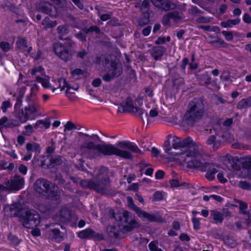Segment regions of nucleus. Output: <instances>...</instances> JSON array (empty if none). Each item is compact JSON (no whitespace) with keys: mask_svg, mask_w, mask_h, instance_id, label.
Listing matches in <instances>:
<instances>
[{"mask_svg":"<svg viewBox=\"0 0 251 251\" xmlns=\"http://www.w3.org/2000/svg\"><path fill=\"white\" fill-rule=\"evenodd\" d=\"M82 143L79 147L81 156L89 159H97L101 156L115 155L126 159H132V153L142 154V151L133 143L124 140L117 143L116 146L111 144H98L101 141L97 134L91 135L80 132Z\"/></svg>","mask_w":251,"mask_h":251,"instance_id":"f257e3e1","label":"nucleus"},{"mask_svg":"<svg viewBox=\"0 0 251 251\" xmlns=\"http://www.w3.org/2000/svg\"><path fill=\"white\" fill-rule=\"evenodd\" d=\"M170 143L166 141L164 145V150L166 153L173 156H180L186 158H192L201 156L203 151L201 145L194 141L191 137L182 139L176 136L171 137Z\"/></svg>","mask_w":251,"mask_h":251,"instance_id":"f03ea898","label":"nucleus"},{"mask_svg":"<svg viewBox=\"0 0 251 251\" xmlns=\"http://www.w3.org/2000/svg\"><path fill=\"white\" fill-rule=\"evenodd\" d=\"M10 209L11 211H15L14 216H19V221L25 227L31 228L39 225L40 216L35 210L24 208L19 212V204L17 203L12 204Z\"/></svg>","mask_w":251,"mask_h":251,"instance_id":"7ed1b4c3","label":"nucleus"},{"mask_svg":"<svg viewBox=\"0 0 251 251\" xmlns=\"http://www.w3.org/2000/svg\"><path fill=\"white\" fill-rule=\"evenodd\" d=\"M205 111L204 105L201 100H194L190 102L184 118V122L187 126H192L200 119Z\"/></svg>","mask_w":251,"mask_h":251,"instance_id":"20e7f679","label":"nucleus"},{"mask_svg":"<svg viewBox=\"0 0 251 251\" xmlns=\"http://www.w3.org/2000/svg\"><path fill=\"white\" fill-rule=\"evenodd\" d=\"M109 214L111 218H114L116 220L119 219L121 225H123L127 230H131L132 228L136 227L138 225L133 215L127 211H125L122 213L117 214L115 215L114 211L111 210Z\"/></svg>","mask_w":251,"mask_h":251,"instance_id":"39448f33","label":"nucleus"},{"mask_svg":"<svg viewBox=\"0 0 251 251\" xmlns=\"http://www.w3.org/2000/svg\"><path fill=\"white\" fill-rule=\"evenodd\" d=\"M94 180L93 190L101 194L113 195L115 194L111 189V182L108 176L97 178Z\"/></svg>","mask_w":251,"mask_h":251,"instance_id":"423d86ee","label":"nucleus"},{"mask_svg":"<svg viewBox=\"0 0 251 251\" xmlns=\"http://www.w3.org/2000/svg\"><path fill=\"white\" fill-rule=\"evenodd\" d=\"M107 69V73L102 76L103 80L107 82L119 76L123 73L122 64L116 61H112Z\"/></svg>","mask_w":251,"mask_h":251,"instance_id":"0eeeda50","label":"nucleus"},{"mask_svg":"<svg viewBox=\"0 0 251 251\" xmlns=\"http://www.w3.org/2000/svg\"><path fill=\"white\" fill-rule=\"evenodd\" d=\"M53 50L56 55L65 62L70 60L72 58L73 50L61 43H54Z\"/></svg>","mask_w":251,"mask_h":251,"instance_id":"6e6552de","label":"nucleus"},{"mask_svg":"<svg viewBox=\"0 0 251 251\" xmlns=\"http://www.w3.org/2000/svg\"><path fill=\"white\" fill-rule=\"evenodd\" d=\"M52 186V183L48 180L40 178L37 179L34 184V190L39 194L47 196Z\"/></svg>","mask_w":251,"mask_h":251,"instance_id":"1a4fd4ad","label":"nucleus"},{"mask_svg":"<svg viewBox=\"0 0 251 251\" xmlns=\"http://www.w3.org/2000/svg\"><path fill=\"white\" fill-rule=\"evenodd\" d=\"M4 184L7 186V191H18L21 189L24 185L23 177L16 175L11 179L5 178Z\"/></svg>","mask_w":251,"mask_h":251,"instance_id":"9d476101","label":"nucleus"},{"mask_svg":"<svg viewBox=\"0 0 251 251\" xmlns=\"http://www.w3.org/2000/svg\"><path fill=\"white\" fill-rule=\"evenodd\" d=\"M181 161H184L187 164V167L189 168H196L202 172L206 171L209 164V163L205 161H201L198 160L196 157L190 158V157H182Z\"/></svg>","mask_w":251,"mask_h":251,"instance_id":"9b49d317","label":"nucleus"},{"mask_svg":"<svg viewBox=\"0 0 251 251\" xmlns=\"http://www.w3.org/2000/svg\"><path fill=\"white\" fill-rule=\"evenodd\" d=\"M152 4L158 9L165 12L176 8V5L170 0H150Z\"/></svg>","mask_w":251,"mask_h":251,"instance_id":"f8f14e48","label":"nucleus"},{"mask_svg":"<svg viewBox=\"0 0 251 251\" xmlns=\"http://www.w3.org/2000/svg\"><path fill=\"white\" fill-rule=\"evenodd\" d=\"M137 215L141 219H146L149 222H156L162 223L164 222L163 218L160 215L159 212H155L154 214H150L141 209Z\"/></svg>","mask_w":251,"mask_h":251,"instance_id":"ddd939ff","label":"nucleus"},{"mask_svg":"<svg viewBox=\"0 0 251 251\" xmlns=\"http://www.w3.org/2000/svg\"><path fill=\"white\" fill-rule=\"evenodd\" d=\"M67 82L66 79L62 77L58 79H53L51 80L50 90L52 92H55L56 94L61 93L65 90Z\"/></svg>","mask_w":251,"mask_h":251,"instance_id":"4468645a","label":"nucleus"},{"mask_svg":"<svg viewBox=\"0 0 251 251\" xmlns=\"http://www.w3.org/2000/svg\"><path fill=\"white\" fill-rule=\"evenodd\" d=\"M20 123L17 120L8 119L6 116H3L0 119V130L3 128H13L19 126Z\"/></svg>","mask_w":251,"mask_h":251,"instance_id":"2eb2a0df","label":"nucleus"},{"mask_svg":"<svg viewBox=\"0 0 251 251\" xmlns=\"http://www.w3.org/2000/svg\"><path fill=\"white\" fill-rule=\"evenodd\" d=\"M77 236L81 239H90L93 238L98 239H103V235L102 234L97 233L91 228H87L80 231L78 233Z\"/></svg>","mask_w":251,"mask_h":251,"instance_id":"dca6fc26","label":"nucleus"},{"mask_svg":"<svg viewBox=\"0 0 251 251\" xmlns=\"http://www.w3.org/2000/svg\"><path fill=\"white\" fill-rule=\"evenodd\" d=\"M39 9L40 11L50 16H55L56 13L55 8L52 4L48 2H42L39 4Z\"/></svg>","mask_w":251,"mask_h":251,"instance_id":"f3484780","label":"nucleus"},{"mask_svg":"<svg viewBox=\"0 0 251 251\" xmlns=\"http://www.w3.org/2000/svg\"><path fill=\"white\" fill-rule=\"evenodd\" d=\"M166 51V49L164 47H155L151 51V55L154 60H158L161 58Z\"/></svg>","mask_w":251,"mask_h":251,"instance_id":"a211bd4d","label":"nucleus"},{"mask_svg":"<svg viewBox=\"0 0 251 251\" xmlns=\"http://www.w3.org/2000/svg\"><path fill=\"white\" fill-rule=\"evenodd\" d=\"M49 237L54 241L58 242L63 240V235L57 228L50 229L49 231Z\"/></svg>","mask_w":251,"mask_h":251,"instance_id":"6ab92c4d","label":"nucleus"},{"mask_svg":"<svg viewBox=\"0 0 251 251\" xmlns=\"http://www.w3.org/2000/svg\"><path fill=\"white\" fill-rule=\"evenodd\" d=\"M16 45L19 50L22 51H27L29 53L32 50V47L28 48L27 46V40L25 38L19 37L16 42Z\"/></svg>","mask_w":251,"mask_h":251,"instance_id":"aec40b11","label":"nucleus"},{"mask_svg":"<svg viewBox=\"0 0 251 251\" xmlns=\"http://www.w3.org/2000/svg\"><path fill=\"white\" fill-rule=\"evenodd\" d=\"M218 166L214 164L209 163L207 168V172L205 174L206 178L209 180H212L215 178V175L218 172Z\"/></svg>","mask_w":251,"mask_h":251,"instance_id":"412c9836","label":"nucleus"},{"mask_svg":"<svg viewBox=\"0 0 251 251\" xmlns=\"http://www.w3.org/2000/svg\"><path fill=\"white\" fill-rule=\"evenodd\" d=\"M39 105L36 103H33L28 104L25 107V111L27 113L29 119H32L34 118V115L37 112Z\"/></svg>","mask_w":251,"mask_h":251,"instance_id":"4be33fe9","label":"nucleus"},{"mask_svg":"<svg viewBox=\"0 0 251 251\" xmlns=\"http://www.w3.org/2000/svg\"><path fill=\"white\" fill-rule=\"evenodd\" d=\"M197 77L201 85L207 86L211 83V77L208 72L197 75Z\"/></svg>","mask_w":251,"mask_h":251,"instance_id":"5701e85b","label":"nucleus"},{"mask_svg":"<svg viewBox=\"0 0 251 251\" xmlns=\"http://www.w3.org/2000/svg\"><path fill=\"white\" fill-rule=\"evenodd\" d=\"M122 106L125 111L131 113H134L137 108L133 105V101L130 97L126 98L125 102H123Z\"/></svg>","mask_w":251,"mask_h":251,"instance_id":"b1692460","label":"nucleus"},{"mask_svg":"<svg viewBox=\"0 0 251 251\" xmlns=\"http://www.w3.org/2000/svg\"><path fill=\"white\" fill-rule=\"evenodd\" d=\"M47 196L52 200L56 201L59 199L60 194L58 187L52 184V186L50 190L49 195Z\"/></svg>","mask_w":251,"mask_h":251,"instance_id":"393cba45","label":"nucleus"},{"mask_svg":"<svg viewBox=\"0 0 251 251\" xmlns=\"http://www.w3.org/2000/svg\"><path fill=\"white\" fill-rule=\"evenodd\" d=\"M206 144L208 145H212L213 151H216L221 146V141L216 139L215 135L210 136L206 140Z\"/></svg>","mask_w":251,"mask_h":251,"instance_id":"a878e982","label":"nucleus"},{"mask_svg":"<svg viewBox=\"0 0 251 251\" xmlns=\"http://www.w3.org/2000/svg\"><path fill=\"white\" fill-rule=\"evenodd\" d=\"M212 39L210 41V43L212 45L218 48H225L227 46V43L223 40L218 37L210 36Z\"/></svg>","mask_w":251,"mask_h":251,"instance_id":"bb28decb","label":"nucleus"},{"mask_svg":"<svg viewBox=\"0 0 251 251\" xmlns=\"http://www.w3.org/2000/svg\"><path fill=\"white\" fill-rule=\"evenodd\" d=\"M58 37L61 40H65V36L69 33V26L68 25H61L57 28Z\"/></svg>","mask_w":251,"mask_h":251,"instance_id":"cd10ccee","label":"nucleus"},{"mask_svg":"<svg viewBox=\"0 0 251 251\" xmlns=\"http://www.w3.org/2000/svg\"><path fill=\"white\" fill-rule=\"evenodd\" d=\"M36 80L37 82L41 83L44 88L50 89V87L51 86V81H49V78L47 76H45L44 77L36 76Z\"/></svg>","mask_w":251,"mask_h":251,"instance_id":"c85d7f7f","label":"nucleus"},{"mask_svg":"<svg viewBox=\"0 0 251 251\" xmlns=\"http://www.w3.org/2000/svg\"><path fill=\"white\" fill-rule=\"evenodd\" d=\"M170 15L174 24H177L181 21L183 18V14L179 12L178 11H173L170 12Z\"/></svg>","mask_w":251,"mask_h":251,"instance_id":"c756f323","label":"nucleus"},{"mask_svg":"<svg viewBox=\"0 0 251 251\" xmlns=\"http://www.w3.org/2000/svg\"><path fill=\"white\" fill-rule=\"evenodd\" d=\"M26 149L29 152L34 151L37 153H40L41 151L40 145L35 142L28 143L26 145Z\"/></svg>","mask_w":251,"mask_h":251,"instance_id":"7c9ffc66","label":"nucleus"},{"mask_svg":"<svg viewBox=\"0 0 251 251\" xmlns=\"http://www.w3.org/2000/svg\"><path fill=\"white\" fill-rule=\"evenodd\" d=\"M17 118L18 119L17 121L18 122L20 123V125L29 120L27 113L25 111V109L24 110L23 109L19 111L17 114Z\"/></svg>","mask_w":251,"mask_h":251,"instance_id":"2f4dec72","label":"nucleus"},{"mask_svg":"<svg viewBox=\"0 0 251 251\" xmlns=\"http://www.w3.org/2000/svg\"><path fill=\"white\" fill-rule=\"evenodd\" d=\"M211 216L213 217L216 224H218L222 223L224 218L222 213L217 211H211Z\"/></svg>","mask_w":251,"mask_h":251,"instance_id":"473e14b6","label":"nucleus"},{"mask_svg":"<svg viewBox=\"0 0 251 251\" xmlns=\"http://www.w3.org/2000/svg\"><path fill=\"white\" fill-rule=\"evenodd\" d=\"M251 106V97L244 99L240 100L237 104V108L240 109L246 108Z\"/></svg>","mask_w":251,"mask_h":251,"instance_id":"72a5a7b5","label":"nucleus"},{"mask_svg":"<svg viewBox=\"0 0 251 251\" xmlns=\"http://www.w3.org/2000/svg\"><path fill=\"white\" fill-rule=\"evenodd\" d=\"M240 22V20L239 19H231L225 22H221V25L225 28H230L233 25L239 24Z\"/></svg>","mask_w":251,"mask_h":251,"instance_id":"f704fd0d","label":"nucleus"},{"mask_svg":"<svg viewBox=\"0 0 251 251\" xmlns=\"http://www.w3.org/2000/svg\"><path fill=\"white\" fill-rule=\"evenodd\" d=\"M42 25L44 26L45 29H48L56 26L57 22L55 21H51L49 18L46 17L43 20Z\"/></svg>","mask_w":251,"mask_h":251,"instance_id":"c9c22d12","label":"nucleus"},{"mask_svg":"<svg viewBox=\"0 0 251 251\" xmlns=\"http://www.w3.org/2000/svg\"><path fill=\"white\" fill-rule=\"evenodd\" d=\"M107 232L111 238H117L118 236L119 229L114 226H110L107 227Z\"/></svg>","mask_w":251,"mask_h":251,"instance_id":"e433bc0d","label":"nucleus"},{"mask_svg":"<svg viewBox=\"0 0 251 251\" xmlns=\"http://www.w3.org/2000/svg\"><path fill=\"white\" fill-rule=\"evenodd\" d=\"M134 113L141 117L143 120H147L148 121H149V115L146 110L137 107Z\"/></svg>","mask_w":251,"mask_h":251,"instance_id":"4c0bfd02","label":"nucleus"},{"mask_svg":"<svg viewBox=\"0 0 251 251\" xmlns=\"http://www.w3.org/2000/svg\"><path fill=\"white\" fill-rule=\"evenodd\" d=\"M94 180L93 179H85L81 180L80 183L81 186L84 188H88L93 190Z\"/></svg>","mask_w":251,"mask_h":251,"instance_id":"58836bf2","label":"nucleus"},{"mask_svg":"<svg viewBox=\"0 0 251 251\" xmlns=\"http://www.w3.org/2000/svg\"><path fill=\"white\" fill-rule=\"evenodd\" d=\"M127 201L129 207L134 211L137 215L141 209L134 204L131 197H128L127 198Z\"/></svg>","mask_w":251,"mask_h":251,"instance_id":"ea45409f","label":"nucleus"},{"mask_svg":"<svg viewBox=\"0 0 251 251\" xmlns=\"http://www.w3.org/2000/svg\"><path fill=\"white\" fill-rule=\"evenodd\" d=\"M224 160L225 164L229 168H233L234 164V158L230 155H227Z\"/></svg>","mask_w":251,"mask_h":251,"instance_id":"a19ab883","label":"nucleus"},{"mask_svg":"<svg viewBox=\"0 0 251 251\" xmlns=\"http://www.w3.org/2000/svg\"><path fill=\"white\" fill-rule=\"evenodd\" d=\"M188 13L192 16H197L199 14H203V12L200 10L197 6L192 5L188 10Z\"/></svg>","mask_w":251,"mask_h":251,"instance_id":"79ce46f5","label":"nucleus"},{"mask_svg":"<svg viewBox=\"0 0 251 251\" xmlns=\"http://www.w3.org/2000/svg\"><path fill=\"white\" fill-rule=\"evenodd\" d=\"M78 87L77 86L76 87L72 86L71 84H69L67 82V86L65 87V89L67 96L69 97L70 95L75 93V92L78 89Z\"/></svg>","mask_w":251,"mask_h":251,"instance_id":"37998d69","label":"nucleus"},{"mask_svg":"<svg viewBox=\"0 0 251 251\" xmlns=\"http://www.w3.org/2000/svg\"><path fill=\"white\" fill-rule=\"evenodd\" d=\"M38 90V86L36 84H34L31 88L30 90V94L29 96H28L26 98V100L28 102H29L31 100L30 98H34L36 95V92Z\"/></svg>","mask_w":251,"mask_h":251,"instance_id":"c03bdc74","label":"nucleus"},{"mask_svg":"<svg viewBox=\"0 0 251 251\" xmlns=\"http://www.w3.org/2000/svg\"><path fill=\"white\" fill-rule=\"evenodd\" d=\"M41 125H43L46 129H48L50 126V122L48 120L45 121L41 120H38L34 125V127L38 128V127Z\"/></svg>","mask_w":251,"mask_h":251,"instance_id":"a18cd8bd","label":"nucleus"},{"mask_svg":"<svg viewBox=\"0 0 251 251\" xmlns=\"http://www.w3.org/2000/svg\"><path fill=\"white\" fill-rule=\"evenodd\" d=\"M108 169L107 168L102 166L100 168L99 170L98 174L97 175V178H100L102 177L108 176H107Z\"/></svg>","mask_w":251,"mask_h":251,"instance_id":"49530a36","label":"nucleus"},{"mask_svg":"<svg viewBox=\"0 0 251 251\" xmlns=\"http://www.w3.org/2000/svg\"><path fill=\"white\" fill-rule=\"evenodd\" d=\"M171 17L170 13L168 12L163 16L162 23L165 26H170L171 25Z\"/></svg>","mask_w":251,"mask_h":251,"instance_id":"de8ad7c7","label":"nucleus"},{"mask_svg":"<svg viewBox=\"0 0 251 251\" xmlns=\"http://www.w3.org/2000/svg\"><path fill=\"white\" fill-rule=\"evenodd\" d=\"M212 19L211 17L201 16L196 19V22L199 24H207L210 23Z\"/></svg>","mask_w":251,"mask_h":251,"instance_id":"09e8293b","label":"nucleus"},{"mask_svg":"<svg viewBox=\"0 0 251 251\" xmlns=\"http://www.w3.org/2000/svg\"><path fill=\"white\" fill-rule=\"evenodd\" d=\"M198 27L200 29H202L205 30L206 31H212L214 32H216L217 31H219L220 29L218 26H211L210 25H199Z\"/></svg>","mask_w":251,"mask_h":251,"instance_id":"8fccbe9b","label":"nucleus"},{"mask_svg":"<svg viewBox=\"0 0 251 251\" xmlns=\"http://www.w3.org/2000/svg\"><path fill=\"white\" fill-rule=\"evenodd\" d=\"M60 215L63 218L62 221H66L70 219V212L68 210L65 208L61 210Z\"/></svg>","mask_w":251,"mask_h":251,"instance_id":"3c124183","label":"nucleus"},{"mask_svg":"<svg viewBox=\"0 0 251 251\" xmlns=\"http://www.w3.org/2000/svg\"><path fill=\"white\" fill-rule=\"evenodd\" d=\"M149 248L151 251H163L161 249L158 247L157 241H152L149 244Z\"/></svg>","mask_w":251,"mask_h":251,"instance_id":"603ef678","label":"nucleus"},{"mask_svg":"<svg viewBox=\"0 0 251 251\" xmlns=\"http://www.w3.org/2000/svg\"><path fill=\"white\" fill-rule=\"evenodd\" d=\"M84 71L80 69H75L71 72L72 76L75 79L79 78L80 75H82Z\"/></svg>","mask_w":251,"mask_h":251,"instance_id":"864d4df0","label":"nucleus"},{"mask_svg":"<svg viewBox=\"0 0 251 251\" xmlns=\"http://www.w3.org/2000/svg\"><path fill=\"white\" fill-rule=\"evenodd\" d=\"M150 3L148 0H144L141 4V9L144 12H148L149 10Z\"/></svg>","mask_w":251,"mask_h":251,"instance_id":"5fc2aeb1","label":"nucleus"},{"mask_svg":"<svg viewBox=\"0 0 251 251\" xmlns=\"http://www.w3.org/2000/svg\"><path fill=\"white\" fill-rule=\"evenodd\" d=\"M233 31H223L222 34L225 36L227 41H231L233 39Z\"/></svg>","mask_w":251,"mask_h":251,"instance_id":"6e6d98bb","label":"nucleus"},{"mask_svg":"<svg viewBox=\"0 0 251 251\" xmlns=\"http://www.w3.org/2000/svg\"><path fill=\"white\" fill-rule=\"evenodd\" d=\"M25 130L23 131V134L26 136H30L33 132V126L31 125H27L25 126Z\"/></svg>","mask_w":251,"mask_h":251,"instance_id":"4d7b16f0","label":"nucleus"},{"mask_svg":"<svg viewBox=\"0 0 251 251\" xmlns=\"http://www.w3.org/2000/svg\"><path fill=\"white\" fill-rule=\"evenodd\" d=\"M192 1L203 8L206 11H208V8L206 6L205 2L204 0H192Z\"/></svg>","mask_w":251,"mask_h":251,"instance_id":"13d9d810","label":"nucleus"},{"mask_svg":"<svg viewBox=\"0 0 251 251\" xmlns=\"http://www.w3.org/2000/svg\"><path fill=\"white\" fill-rule=\"evenodd\" d=\"M0 48L4 52L8 51L11 48L10 45L7 42H0Z\"/></svg>","mask_w":251,"mask_h":251,"instance_id":"bf43d9fd","label":"nucleus"},{"mask_svg":"<svg viewBox=\"0 0 251 251\" xmlns=\"http://www.w3.org/2000/svg\"><path fill=\"white\" fill-rule=\"evenodd\" d=\"M192 221L193 224V227L195 230H199L200 228V219L196 217H193Z\"/></svg>","mask_w":251,"mask_h":251,"instance_id":"052dcab7","label":"nucleus"},{"mask_svg":"<svg viewBox=\"0 0 251 251\" xmlns=\"http://www.w3.org/2000/svg\"><path fill=\"white\" fill-rule=\"evenodd\" d=\"M65 129L69 130H72L76 129H80V128H77L74 123L71 121H68L65 125Z\"/></svg>","mask_w":251,"mask_h":251,"instance_id":"680f3d73","label":"nucleus"},{"mask_svg":"<svg viewBox=\"0 0 251 251\" xmlns=\"http://www.w3.org/2000/svg\"><path fill=\"white\" fill-rule=\"evenodd\" d=\"M222 137L226 142H231L233 140V135L228 132L224 133L223 135H222Z\"/></svg>","mask_w":251,"mask_h":251,"instance_id":"e2e57ef3","label":"nucleus"},{"mask_svg":"<svg viewBox=\"0 0 251 251\" xmlns=\"http://www.w3.org/2000/svg\"><path fill=\"white\" fill-rule=\"evenodd\" d=\"M11 104L9 100H5L2 102L1 108L3 113H5L7 111V108L10 107Z\"/></svg>","mask_w":251,"mask_h":251,"instance_id":"0e129e2a","label":"nucleus"},{"mask_svg":"<svg viewBox=\"0 0 251 251\" xmlns=\"http://www.w3.org/2000/svg\"><path fill=\"white\" fill-rule=\"evenodd\" d=\"M239 186L240 188L243 189L249 190L251 189L250 184L246 181H240L239 182Z\"/></svg>","mask_w":251,"mask_h":251,"instance_id":"69168bd1","label":"nucleus"},{"mask_svg":"<svg viewBox=\"0 0 251 251\" xmlns=\"http://www.w3.org/2000/svg\"><path fill=\"white\" fill-rule=\"evenodd\" d=\"M51 162L56 165H60L62 162L61 157L60 156H55L51 158Z\"/></svg>","mask_w":251,"mask_h":251,"instance_id":"338daca9","label":"nucleus"},{"mask_svg":"<svg viewBox=\"0 0 251 251\" xmlns=\"http://www.w3.org/2000/svg\"><path fill=\"white\" fill-rule=\"evenodd\" d=\"M162 193L160 191H156L153 194V201H159L163 199Z\"/></svg>","mask_w":251,"mask_h":251,"instance_id":"774afa93","label":"nucleus"}]
</instances>
